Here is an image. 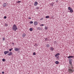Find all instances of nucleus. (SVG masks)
<instances>
[{"mask_svg":"<svg viewBox=\"0 0 74 74\" xmlns=\"http://www.w3.org/2000/svg\"><path fill=\"white\" fill-rule=\"evenodd\" d=\"M57 1H56V2H57Z\"/></svg>","mask_w":74,"mask_h":74,"instance_id":"obj_36","label":"nucleus"},{"mask_svg":"<svg viewBox=\"0 0 74 74\" xmlns=\"http://www.w3.org/2000/svg\"><path fill=\"white\" fill-rule=\"evenodd\" d=\"M39 28H40L39 27H38V29H39Z\"/></svg>","mask_w":74,"mask_h":74,"instance_id":"obj_35","label":"nucleus"},{"mask_svg":"<svg viewBox=\"0 0 74 74\" xmlns=\"http://www.w3.org/2000/svg\"><path fill=\"white\" fill-rule=\"evenodd\" d=\"M33 55L35 56L36 55V54L35 52H34L33 53Z\"/></svg>","mask_w":74,"mask_h":74,"instance_id":"obj_23","label":"nucleus"},{"mask_svg":"<svg viewBox=\"0 0 74 74\" xmlns=\"http://www.w3.org/2000/svg\"><path fill=\"white\" fill-rule=\"evenodd\" d=\"M59 55H60V54L59 53H58L55 55V56L56 57H57L58 56H59Z\"/></svg>","mask_w":74,"mask_h":74,"instance_id":"obj_11","label":"nucleus"},{"mask_svg":"<svg viewBox=\"0 0 74 74\" xmlns=\"http://www.w3.org/2000/svg\"><path fill=\"white\" fill-rule=\"evenodd\" d=\"M30 23H31V24H32V23H33V22L32 21H31L30 22Z\"/></svg>","mask_w":74,"mask_h":74,"instance_id":"obj_25","label":"nucleus"},{"mask_svg":"<svg viewBox=\"0 0 74 74\" xmlns=\"http://www.w3.org/2000/svg\"><path fill=\"white\" fill-rule=\"evenodd\" d=\"M45 29L46 30L47 29H48V27H45Z\"/></svg>","mask_w":74,"mask_h":74,"instance_id":"obj_18","label":"nucleus"},{"mask_svg":"<svg viewBox=\"0 0 74 74\" xmlns=\"http://www.w3.org/2000/svg\"><path fill=\"white\" fill-rule=\"evenodd\" d=\"M37 9H39V8L38 7H37L36 8Z\"/></svg>","mask_w":74,"mask_h":74,"instance_id":"obj_31","label":"nucleus"},{"mask_svg":"<svg viewBox=\"0 0 74 74\" xmlns=\"http://www.w3.org/2000/svg\"><path fill=\"white\" fill-rule=\"evenodd\" d=\"M2 61H3V62H4V61H5V59H2Z\"/></svg>","mask_w":74,"mask_h":74,"instance_id":"obj_24","label":"nucleus"},{"mask_svg":"<svg viewBox=\"0 0 74 74\" xmlns=\"http://www.w3.org/2000/svg\"><path fill=\"white\" fill-rule=\"evenodd\" d=\"M50 50L51 51H53V50H54V49L53 48V47H51Z\"/></svg>","mask_w":74,"mask_h":74,"instance_id":"obj_14","label":"nucleus"},{"mask_svg":"<svg viewBox=\"0 0 74 74\" xmlns=\"http://www.w3.org/2000/svg\"><path fill=\"white\" fill-rule=\"evenodd\" d=\"M3 41L5 40V38H3Z\"/></svg>","mask_w":74,"mask_h":74,"instance_id":"obj_26","label":"nucleus"},{"mask_svg":"<svg viewBox=\"0 0 74 74\" xmlns=\"http://www.w3.org/2000/svg\"><path fill=\"white\" fill-rule=\"evenodd\" d=\"M28 19H31V18L30 17H29V18H28Z\"/></svg>","mask_w":74,"mask_h":74,"instance_id":"obj_32","label":"nucleus"},{"mask_svg":"<svg viewBox=\"0 0 74 74\" xmlns=\"http://www.w3.org/2000/svg\"><path fill=\"white\" fill-rule=\"evenodd\" d=\"M44 25L43 24H41V26H44Z\"/></svg>","mask_w":74,"mask_h":74,"instance_id":"obj_33","label":"nucleus"},{"mask_svg":"<svg viewBox=\"0 0 74 74\" xmlns=\"http://www.w3.org/2000/svg\"><path fill=\"white\" fill-rule=\"evenodd\" d=\"M38 24V23L37 21H35L34 23V25L35 26H36Z\"/></svg>","mask_w":74,"mask_h":74,"instance_id":"obj_7","label":"nucleus"},{"mask_svg":"<svg viewBox=\"0 0 74 74\" xmlns=\"http://www.w3.org/2000/svg\"><path fill=\"white\" fill-rule=\"evenodd\" d=\"M49 44H48L47 45V48H49Z\"/></svg>","mask_w":74,"mask_h":74,"instance_id":"obj_17","label":"nucleus"},{"mask_svg":"<svg viewBox=\"0 0 74 74\" xmlns=\"http://www.w3.org/2000/svg\"><path fill=\"white\" fill-rule=\"evenodd\" d=\"M73 56H69L68 57V58H73Z\"/></svg>","mask_w":74,"mask_h":74,"instance_id":"obj_15","label":"nucleus"},{"mask_svg":"<svg viewBox=\"0 0 74 74\" xmlns=\"http://www.w3.org/2000/svg\"><path fill=\"white\" fill-rule=\"evenodd\" d=\"M45 40L46 41H47V38H45Z\"/></svg>","mask_w":74,"mask_h":74,"instance_id":"obj_20","label":"nucleus"},{"mask_svg":"<svg viewBox=\"0 0 74 74\" xmlns=\"http://www.w3.org/2000/svg\"><path fill=\"white\" fill-rule=\"evenodd\" d=\"M69 64L71 65H72V59H71V58H70V59H69Z\"/></svg>","mask_w":74,"mask_h":74,"instance_id":"obj_4","label":"nucleus"},{"mask_svg":"<svg viewBox=\"0 0 74 74\" xmlns=\"http://www.w3.org/2000/svg\"><path fill=\"white\" fill-rule=\"evenodd\" d=\"M29 30H30V31H32V30H33V29H32V28H30L29 29Z\"/></svg>","mask_w":74,"mask_h":74,"instance_id":"obj_16","label":"nucleus"},{"mask_svg":"<svg viewBox=\"0 0 74 74\" xmlns=\"http://www.w3.org/2000/svg\"><path fill=\"white\" fill-rule=\"evenodd\" d=\"M12 28L13 30L15 31H16L17 29H18L17 27H16V26L15 24H14L13 25Z\"/></svg>","mask_w":74,"mask_h":74,"instance_id":"obj_2","label":"nucleus"},{"mask_svg":"<svg viewBox=\"0 0 74 74\" xmlns=\"http://www.w3.org/2000/svg\"><path fill=\"white\" fill-rule=\"evenodd\" d=\"M4 53L5 55H6L7 54H8L9 53V51H5Z\"/></svg>","mask_w":74,"mask_h":74,"instance_id":"obj_5","label":"nucleus"},{"mask_svg":"<svg viewBox=\"0 0 74 74\" xmlns=\"http://www.w3.org/2000/svg\"><path fill=\"white\" fill-rule=\"evenodd\" d=\"M12 44L13 45H14V43H12Z\"/></svg>","mask_w":74,"mask_h":74,"instance_id":"obj_34","label":"nucleus"},{"mask_svg":"<svg viewBox=\"0 0 74 74\" xmlns=\"http://www.w3.org/2000/svg\"><path fill=\"white\" fill-rule=\"evenodd\" d=\"M49 16H47L46 17V18H49Z\"/></svg>","mask_w":74,"mask_h":74,"instance_id":"obj_22","label":"nucleus"},{"mask_svg":"<svg viewBox=\"0 0 74 74\" xmlns=\"http://www.w3.org/2000/svg\"><path fill=\"white\" fill-rule=\"evenodd\" d=\"M38 5V3L36 1L34 4L35 6H36Z\"/></svg>","mask_w":74,"mask_h":74,"instance_id":"obj_9","label":"nucleus"},{"mask_svg":"<svg viewBox=\"0 0 74 74\" xmlns=\"http://www.w3.org/2000/svg\"><path fill=\"white\" fill-rule=\"evenodd\" d=\"M59 62L58 61H56L55 62L56 64H59Z\"/></svg>","mask_w":74,"mask_h":74,"instance_id":"obj_13","label":"nucleus"},{"mask_svg":"<svg viewBox=\"0 0 74 74\" xmlns=\"http://www.w3.org/2000/svg\"><path fill=\"white\" fill-rule=\"evenodd\" d=\"M5 26H8V24H5Z\"/></svg>","mask_w":74,"mask_h":74,"instance_id":"obj_21","label":"nucleus"},{"mask_svg":"<svg viewBox=\"0 0 74 74\" xmlns=\"http://www.w3.org/2000/svg\"><path fill=\"white\" fill-rule=\"evenodd\" d=\"M7 6V4L6 3H4L3 4V7H5Z\"/></svg>","mask_w":74,"mask_h":74,"instance_id":"obj_8","label":"nucleus"},{"mask_svg":"<svg viewBox=\"0 0 74 74\" xmlns=\"http://www.w3.org/2000/svg\"><path fill=\"white\" fill-rule=\"evenodd\" d=\"M13 50V48H11V49H9V51H12V50Z\"/></svg>","mask_w":74,"mask_h":74,"instance_id":"obj_19","label":"nucleus"},{"mask_svg":"<svg viewBox=\"0 0 74 74\" xmlns=\"http://www.w3.org/2000/svg\"><path fill=\"white\" fill-rule=\"evenodd\" d=\"M21 1H18L17 2V3H21Z\"/></svg>","mask_w":74,"mask_h":74,"instance_id":"obj_27","label":"nucleus"},{"mask_svg":"<svg viewBox=\"0 0 74 74\" xmlns=\"http://www.w3.org/2000/svg\"><path fill=\"white\" fill-rule=\"evenodd\" d=\"M14 50L15 51H17L19 50V49L17 48H15Z\"/></svg>","mask_w":74,"mask_h":74,"instance_id":"obj_10","label":"nucleus"},{"mask_svg":"<svg viewBox=\"0 0 74 74\" xmlns=\"http://www.w3.org/2000/svg\"><path fill=\"white\" fill-rule=\"evenodd\" d=\"M43 18H42L41 19H40V20H43Z\"/></svg>","mask_w":74,"mask_h":74,"instance_id":"obj_30","label":"nucleus"},{"mask_svg":"<svg viewBox=\"0 0 74 74\" xmlns=\"http://www.w3.org/2000/svg\"><path fill=\"white\" fill-rule=\"evenodd\" d=\"M28 74H29V73H28Z\"/></svg>","mask_w":74,"mask_h":74,"instance_id":"obj_37","label":"nucleus"},{"mask_svg":"<svg viewBox=\"0 0 74 74\" xmlns=\"http://www.w3.org/2000/svg\"><path fill=\"white\" fill-rule=\"evenodd\" d=\"M12 55V52H10L8 54V55L9 56H11Z\"/></svg>","mask_w":74,"mask_h":74,"instance_id":"obj_6","label":"nucleus"},{"mask_svg":"<svg viewBox=\"0 0 74 74\" xmlns=\"http://www.w3.org/2000/svg\"><path fill=\"white\" fill-rule=\"evenodd\" d=\"M73 66H72L69 67V69H68V72L69 73H73Z\"/></svg>","mask_w":74,"mask_h":74,"instance_id":"obj_1","label":"nucleus"},{"mask_svg":"<svg viewBox=\"0 0 74 74\" xmlns=\"http://www.w3.org/2000/svg\"><path fill=\"white\" fill-rule=\"evenodd\" d=\"M68 10H70V12H71V13L73 12V11L72 9L70 7H68Z\"/></svg>","mask_w":74,"mask_h":74,"instance_id":"obj_3","label":"nucleus"},{"mask_svg":"<svg viewBox=\"0 0 74 74\" xmlns=\"http://www.w3.org/2000/svg\"><path fill=\"white\" fill-rule=\"evenodd\" d=\"M23 37H25V36H26V34H23Z\"/></svg>","mask_w":74,"mask_h":74,"instance_id":"obj_12","label":"nucleus"},{"mask_svg":"<svg viewBox=\"0 0 74 74\" xmlns=\"http://www.w3.org/2000/svg\"><path fill=\"white\" fill-rule=\"evenodd\" d=\"M6 18H7V17L6 16H5L4 17V19H6Z\"/></svg>","mask_w":74,"mask_h":74,"instance_id":"obj_28","label":"nucleus"},{"mask_svg":"<svg viewBox=\"0 0 74 74\" xmlns=\"http://www.w3.org/2000/svg\"><path fill=\"white\" fill-rule=\"evenodd\" d=\"M2 74H4V72L3 71V72H2Z\"/></svg>","mask_w":74,"mask_h":74,"instance_id":"obj_29","label":"nucleus"},{"mask_svg":"<svg viewBox=\"0 0 74 74\" xmlns=\"http://www.w3.org/2000/svg\"><path fill=\"white\" fill-rule=\"evenodd\" d=\"M49 1L50 0H49Z\"/></svg>","mask_w":74,"mask_h":74,"instance_id":"obj_38","label":"nucleus"}]
</instances>
